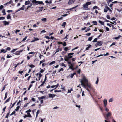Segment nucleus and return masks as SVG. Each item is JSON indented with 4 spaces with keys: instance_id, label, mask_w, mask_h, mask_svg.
<instances>
[{
    "instance_id": "nucleus-1",
    "label": "nucleus",
    "mask_w": 122,
    "mask_h": 122,
    "mask_svg": "<svg viewBox=\"0 0 122 122\" xmlns=\"http://www.w3.org/2000/svg\"><path fill=\"white\" fill-rule=\"evenodd\" d=\"M80 82L81 83V85H82L83 87L86 89L89 92L90 90L88 89L89 88L90 90H92L93 87L91 84L88 83V81L85 76H84L82 79L80 80Z\"/></svg>"
},
{
    "instance_id": "nucleus-2",
    "label": "nucleus",
    "mask_w": 122,
    "mask_h": 122,
    "mask_svg": "<svg viewBox=\"0 0 122 122\" xmlns=\"http://www.w3.org/2000/svg\"><path fill=\"white\" fill-rule=\"evenodd\" d=\"M90 2H86L85 4L83 5V9L84 10H86L88 9V5L91 4Z\"/></svg>"
},
{
    "instance_id": "nucleus-3",
    "label": "nucleus",
    "mask_w": 122,
    "mask_h": 122,
    "mask_svg": "<svg viewBox=\"0 0 122 122\" xmlns=\"http://www.w3.org/2000/svg\"><path fill=\"white\" fill-rule=\"evenodd\" d=\"M32 2L33 3H35V4L36 5H37L38 4H43V5H44V4L43 3V2L42 1H37L35 0H33L32 1Z\"/></svg>"
},
{
    "instance_id": "nucleus-4",
    "label": "nucleus",
    "mask_w": 122,
    "mask_h": 122,
    "mask_svg": "<svg viewBox=\"0 0 122 122\" xmlns=\"http://www.w3.org/2000/svg\"><path fill=\"white\" fill-rule=\"evenodd\" d=\"M111 115V112H109L107 114H106V116L107 118H105V119H108V117H109Z\"/></svg>"
},
{
    "instance_id": "nucleus-5",
    "label": "nucleus",
    "mask_w": 122,
    "mask_h": 122,
    "mask_svg": "<svg viewBox=\"0 0 122 122\" xmlns=\"http://www.w3.org/2000/svg\"><path fill=\"white\" fill-rule=\"evenodd\" d=\"M103 102L104 104V106L106 107V106H107V102L106 99H104L103 100Z\"/></svg>"
},
{
    "instance_id": "nucleus-6",
    "label": "nucleus",
    "mask_w": 122,
    "mask_h": 122,
    "mask_svg": "<svg viewBox=\"0 0 122 122\" xmlns=\"http://www.w3.org/2000/svg\"><path fill=\"white\" fill-rule=\"evenodd\" d=\"M97 46L98 45L101 46L103 44V42L102 41H98L97 42Z\"/></svg>"
},
{
    "instance_id": "nucleus-7",
    "label": "nucleus",
    "mask_w": 122,
    "mask_h": 122,
    "mask_svg": "<svg viewBox=\"0 0 122 122\" xmlns=\"http://www.w3.org/2000/svg\"><path fill=\"white\" fill-rule=\"evenodd\" d=\"M74 0H69L68 4L69 5H70L72 4L74 2Z\"/></svg>"
},
{
    "instance_id": "nucleus-8",
    "label": "nucleus",
    "mask_w": 122,
    "mask_h": 122,
    "mask_svg": "<svg viewBox=\"0 0 122 122\" xmlns=\"http://www.w3.org/2000/svg\"><path fill=\"white\" fill-rule=\"evenodd\" d=\"M4 23V25H8L9 24V22H7L6 21H3Z\"/></svg>"
},
{
    "instance_id": "nucleus-9",
    "label": "nucleus",
    "mask_w": 122,
    "mask_h": 122,
    "mask_svg": "<svg viewBox=\"0 0 122 122\" xmlns=\"http://www.w3.org/2000/svg\"><path fill=\"white\" fill-rule=\"evenodd\" d=\"M69 68L71 69H72V70H74V69L73 68V66L72 64H71V65H69Z\"/></svg>"
},
{
    "instance_id": "nucleus-10",
    "label": "nucleus",
    "mask_w": 122,
    "mask_h": 122,
    "mask_svg": "<svg viewBox=\"0 0 122 122\" xmlns=\"http://www.w3.org/2000/svg\"><path fill=\"white\" fill-rule=\"evenodd\" d=\"M46 97V96H42L41 97H38V99L39 100H40L41 99H44Z\"/></svg>"
},
{
    "instance_id": "nucleus-11",
    "label": "nucleus",
    "mask_w": 122,
    "mask_h": 122,
    "mask_svg": "<svg viewBox=\"0 0 122 122\" xmlns=\"http://www.w3.org/2000/svg\"><path fill=\"white\" fill-rule=\"evenodd\" d=\"M107 6H106L105 7V8L104 9V12H106L108 10V9L107 8Z\"/></svg>"
},
{
    "instance_id": "nucleus-12",
    "label": "nucleus",
    "mask_w": 122,
    "mask_h": 122,
    "mask_svg": "<svg viewBox=\"0 0 122 122\" xmlns=\"http://www.w3.org/2000/svg\"><path fill=\"white\" fill-rule=\"evenodd\" d=\"M92 46V45L89 44L88 45V47L86 48L85 49V50L86 51L88 50H89V49Z\"/></svg>"
},
{
    "instance_id": "nucleus-13",
    "label": "nucleus",
    "mask_w": 122,
    "mask_h": 122,
    "mask_svg": "<svg viewBox=\"0 0 122 122\" xmlns=\"http://www.w3.org/2000/svg\"><path fill=\"white\" fill-rule=\"evenodd\" d=\"M2 12L3 13V15H5L6 14V13H5V9H3V10L2 11Z\"/></svg>"
},
{
    "instance_id": "nucleus-14",
    "label": "nucleus",
    "mask_w": 122,
    "mask_h": 122,
    "mask_svg": "<svg viewBox=\"0 0 122 122\" xmlns=\"http://www.w3.org/2000/svg\"><path fill=\"white\" fill-rule=\"evenodd\" d=\"M24 9V8L23 7H22L21 8H20L18 9V10L16 11V12H18L20 11L23 10Z\"/></svg>"
},
{
    "instance_id": "nucleus-15",
    "label": "nucleus",
    "mask_w": 122,
    "mask_h": 122,
    "mask_svg": "<svg viewBox=\"0 0 122 122\" xmlns=\"http://www.w3.org/2000/svg\"><path fill=\"white\" fill-rule=\"evenodd\" d=\"M30 1L29 0H28L25 2V5H27L30 4Z\"/></svg>"
},
{
    "instance_id": "nucleus-16",
    "label": "nucleus",
    "mask_w": 122,
    "mask_h": 122,
    "mask_svg": "<svg viewBox=\"0 0 122 122\" xmlns=\"http://www.w3.org/2000/svg\"><path fill=\"white\" fill-rule=\"evenodd\" d=\"M57 87H58V86H57V85H53L52 86H51V87L52 88H55V89Z\"/></svg>"
},
{
    "instance_id": "nucleus-17",
    "label": "nucleus",
    "mask_w": 122,
    "mask_h": 122,
    "mask_svg": "<svg viewBox=\"0 0 122 122\" xmlns=\"http://www.w3.org/2000/svg\"><path fill=\"white\" fill-rule=\"evenodd\" d=\"M6 52H7L6 51H5V50L4 49H2L1 51L0 52V53H2V52L5 53Z\"/></svg>"
},
{
    "instance_id": "nucleus-18",
    "label": "nucleus",
    "mask_w": 122,
    "mask_h": 122,
    "mask_svg": "<svg viewBox=\"0 0 122 122\" xmlns=\"http://www.w3.org/2000/svg\"><path fill=\"white\" fill-rule=\"evenodd\" d=\"M49 97L50 98H53V94H49Z\"/></svg>"
},
{
    "instance_id": "nucleus-19",
    "label": "nucleus",
    "mask_w": 122,
    "mask_h": 122,
    "mask_svg": "<svg viewBox=\"0 0 122 122\" xmlns=\"http://www.w3.org/2000/svg\"><path fill=\"white\" fill-rule=\"evenodd\" d=\"M40 112V111L39 110H38L36 112V117L37 118L38 116V114Z\"/></svg>"
},
{
    "instance_id": "nucleus-20",
    "label": "nucleus",
    "mask_w": 122,
    "mask_h": 122,
    "mask_svg": "<svg viewBox=\"0 0 122 122\" xmlns=\"http://www.w3.org/2000/svg\"><path fill=\"white\" fill-rule=\"evenodd\" d=\"M121 37V36L119 35L118 36L115 37L114 39L116 40H117L119 39Z\"/></svg>"
},
{
    "instance_id": "nucleus-21",
    "label": "nucleus",
    "mask_w": 122,
    "mask_h": 122,
    "mask_svg": "<svg viewBox=\"0 0 122 122\" xmlns=\"http://www.w3.org/2000/svg\"><path fill=\"white\" fill-rule=\"evenodd\" d=\"M93 36H92L89 37L88 38V41H91L92 39V37Z\"/></svg>"
},
{
    "instance_id": "nucleus-22",
    "label": "nucleus",
    "mask_w": 122,
    "mask_h": 122,
    "mask_svg": "<svg viewBox=\"0 0 122 122\" xmlns=\"http://www.w3.org/2000/svg\"><path fill=\"white\" fill-rule=\"evenodd\" d=\"M66 24V22H64L61 25L62 26H63L64 27H65Z\"/></svg>"
},
{
    "instance_id": "nucleus-23",
    "label": "nucleus",
    "mask_w": 122,
    "mask_h": 122,
    "mask_svg": "<svg viewBox=\"0 0 122 122\" xmlns=\"http://www.w3.org/2000/svg\"><path fill=\"white\" fill-rule=\"evenodd\" d=\"M10 18H11V17L10 16V14H8L7 17V19H10Z\"/></svg>"
},
{
    "instance_id": "nucleus-24",
    "label": "nucleus",
    "mask_w": 122,
    "mask_h": 122,
    "mask_svg": "<svg viewBox=\"0 0 122 122\" xmlns=\"http://www.w3.org/2000/svg\"><path fill=\"white\" fill-rule=\"evenodd\" d=\"M47 19L46 18H42L41 19V20L45 22L46 20Z\"/></svg>"
},
{
    "instance_id": "nucleus-25",
    "label": "nucleus",
    "mask_w": 122,
    "mask_h": 122,
    "mask_svg": "<svg viewBox=\"0 0 122 122\" xmlns=\"http://www.w3.org/2000/svg\"><path fill=\"white\" fill-rule=\"evenodd\" d=\"M20 107L19 106H18L16 107V108L15 109V110L16 111H18L19 110V108H20Z\"/></svg>"
},
{
    "instance_id": "nucleus-26",
    "label": "nucleus",
    "mask_w": 122,
    "mask_h": 122,
    "mask_svg": "<svg viewBox=\"0 0 122 122\" xmlns=\"http://www.w3.org/2000/svg\"><path fill=\"white\" fill-rule=\"evenodd\" d=\"M64 50L66 52L68 50V48L67 47H65L64 48Z\"/></svg>"
},
{
    "instance_id": "nucleus-27",
    "label": "nucleus",
    "mask_w": 122,
    "mask_h": 122,
    "mask_svg": "<svg viewBox=\"0 0 122 122\" xmlns=\"http://www.w3.org/2000/svg\"><path fill=\"white\" fill-rule=\"evenodd\" d=\"M29 66L31 68H34L35 67V66L33 64L30 65H29Z\"/></svg>"
},
{
    "instance_id": "nucleus-28",
    "label": "nucleus",
    "mask_w": 122,
    "mask_h": 122,
    "mask_svg": "<svg viewBox=\"0 0 122 122\" xmlns=\"http://www.w3.org/2000/svg\"><path fill=\"white\" fill-rule=\"evenodd\" d=\"M10 97H9V98H8L7 100H6V101H5V103H6L7 102H8L10 100Z\"/></svg>"
},
{
    "instance_id": "nucleus-29",
    "label": "nucleus",
    "mask_w": 122,
    "mask_h": 122,
    "mask_svg": "<svg viewBox=\"0 0 122 122\" xmlns=\"http://www.w3.org/2000/svg\"><path fill=\"white\" fill-rule=\"evenodd\" d=\"M113 101V99L112 98H111L109 100V102H112Z\"/></svg>"
},
{
    "instance_id": "nucleus-30",
    "label": "nucleus",
    "mask_w": 122,
    "mask_h": 122,
    "mask_svg": "<svg viewBox=\"0 0 122 122\" xmlns=\"http://www.w3.org/2000/svg\"><path fill=\"white\" fill-rule=\"evenodd\" d=\"M97 38H95L94 39V40H93V41L92 42H97Z\"/></svg>"
},
{
    "instance_id": "nucleus-31",
    "label": "nucleus",
    "mask_w": 122,
    "mask_h": 122,
    "mask_svg": "<svg viewBox=\"0 0 122 122\" xmlns=\"http://www.w3.org/2000/svg\"><path fill=\"white\" fill-rule=\"evenodd\" d=\"M39 80L40 79V77L42 76V75L41 73H39Z\"/></svg>"
},
{
    "instance_id": "nucleus-32",
    "label": "nucleus",
    "mask_w": 122,
    "mask_h": 122,
    "mask_svg": "<svg viewBox=\"0 0 122 122\" xmlns=\"http://www.w3.org/2000/svg\"><path fill=\"white\" fill-rule=\"evenodd\" d=\"M92 23L94 24V25H96L97 24V22L96 21H93L92 22Z\"/></svg>"
},
{
    "instance_id": "nucleus-33",
    "label": "nucleus",
    "mask_w": 122,
    "mask_h": 122,
    "mask_svg": "<svg viewBox=\"0 0 122 122\" xmlns=\"http://www.w3.org/2000/svg\"><path fill=\"white\" fill-rule=\"evenodd\" d=\"M17 49H13L11 51V52L12 53L14 52L15 51H16Z\"/></svg>"
},
{
    "instance_id": "nucleus-34",
    "label": "nucleus",
    "mask_w": 122,
    "mask_h": 122,
    "mask_svg": "<svg viewBox=\"0 0 122 122\" xmlns=\"http://www.w3.org/2000/svg\"><path fill=\"white\" fill-rule=\"evenodd\" d=\"M14 54L16 55H19L20 54L19 52L18 51H17Z\"/></svg>"
},
{
    "instance_id": "nucleus-35",
    "label": "nucleus",
    "mask_w": 122,
    "mask_h": 122,
    "mask_svg": "<svg viewBox=\"0 0 122 122\" xmlns=\"http://www.w3.org/2000/svg\"><path fill=\"white\" fill-rule=\"evenodd\" d=\"M99 22L100 24H101L102 25H104V22L102 21H101L99 20Z\"/></svg>"
},
{
    "instance_id": "nucleus-36",
    "label": "nucleus",
    "mask_w": 122,
    "mask_h": 122,
    "mask_svg": "<svg viewBox=\"0 0 122 122\" xmlns=\"http://www.w3.org/2000/svg\"><path fill=\"white\" fill-rule=\"evenodd\" d=\"M24 71H19L18 73L20 74H21V75L22 74V73Z\"/></svg>"
},
{
    "instance_id": "nucleus-37",
    "label": "nucleus",
    "mask_w": 122,
    "mask_h": 122,
    "mask_svg": "<svg viewBox=\"0 0 122 122\" xmlns=\"http://www.w3.org/2000/svg\"><path fill=\"white\" fill-rule=\"evenodd\" d=\"M68 56L67 57V58L68 59V60H69L70 58H72L73 57V56Z\"/></svg>"
},
{
    "instance_id": "nucleus-38",
    "label": "nucleus",
    "mask_w": 122,
    "mask_h": 122,
    "mask_svg": "<svg viewBox=\"0 0 122 122\" xmlns=\"http://www.w3.org/2000/svg\"><path fill=\"white\" fill-rule=\"evenodd\" d=\"M16 113V112L15 111H13L10 115V116H12L13 114H14Z\"/></svg>"
},
{
    "instance_id": "nucleus-39",
    "label": "nucleus",
    "mask_w": 122,
    "mask_h": 122,
    "mask_svg": "<svg viewBox=\"0 0 122 122\" xmlns=\"http://www.w3.org/2000/svg\"><path fill=\"white\" fill-rule=\"evenodd\" d=\"M73 91L72 88H71V90H68V93H71V91Z\"/></svg>"
},
{
    "instance_id": "nucleus-40",
    "label": "nucleus",
    "mask_w": 122,
    "mask_h": 122,
    "mask_svg": "<svg viewBox=\"0 0 122 122\" xmlns=\"http://www.w3.org/2000/svg\"><path fill=\"white\" fill-rule=\"evenodd\" d=\"M7 92H6L5 95V96L4 98V100H5L7 96Z\"/></svg>"
},
{
    "instance_id": "nucleus-41",
    "label": "nucleus",
    "mask_w": 122,
    "mask_h": 122,
    "mask_svg": "<svg viewBox=\"0 0 122 122\" xmlns=\"http://www.w3.org/2000/svg\"><path fill=\"white\" fill-rule=\"evenodd\" d=\"M98 81H99L98 78H97V80L96 82V84H97L98 83Z\"/></svg>"
},
{
    "instance_id": "nucleus-42",
    "label": "nucleus",
    "mask_w": 122,
    "mask_h": 122,
    "mask_svg": "<svg viewBox=\"0 0 122 122\" xmlns=\"http://www.w3.org/2000/svg\"><path fill=\"white\" fill-rule=\"evenodd\" d=\"M27 115H28L29 117H31V115L29 113L27 112Z\"/></svg>"
},
{
    "instance_id": "nucleus-43",
    "label": "nucleus",
    "mask_w": 122,
    "mask_h": 122,
    "mask_svg": "<svg viewBox=\"0 0 122 122\" xmlns=\"http://www.w3.org/2000/svg\"><path fill=\"white\" fill-rule=\"evenodd\" d=\"M5 19V18L4 17H0V20H4Z\"/></svg>"
},
{
    "instance_id": "nucleus-44",
    "label": "nucleus",
    "mask_w": 122,
    "mask_h": 122,
    "mask_svg": "<svg viewBox=\"0 0 122 122\" xmlns=\"http://www.w3.org/2000/svg\"><path fill=\"white\" fill-rule=\"evenodd\" d=\"M55 63V61H52V62L50 63V65H52L53 64H54Z\"/></svg>"
},
{
    "instance_id": "nucleus-45",
    "label": "nucleus",
    "mask_w": 122,
    "mask_h": 122,
    "mask_svg": "<svg viewBox=\"0 0 122 122\" xmlns=\"http://www.w3.org/2000/svg\"><path fill=\"white\" fill-rule=\"evenodd\" d=\"M59 51V48H58L57 49L56 51L55 54H56V53L58 52Z\"/></svg>"
},
{
    "instance_id": "nucleus-46",
    "label": "nucleus",
    "mask_w": 122,
    "mask_h": 122,
    "mask_svg": "<svg viewBox=\"0 0 122 122\" xmlns=\"http://www.w3.org/2000/svg\"><path fill=\"white\" fill-rule=\"evenodd\" d=\"M76 7H73V8H71L70 9H67V10H72V9H74V8H75Z\"/></svg>"
},
{
    "instance_id": "nucleus-47",
    "label": "nucleus",
    "mask_w": 122,
    "mask_h": 122,
    "mask_svg": "<svg viewBox=\"0 0 122 122\" xmlns=\"http://www.w3.org/2000/svg\"><path fill=\"white\" fill-rule=\"evenodd\" d=\"M27 36L25 37L23 39V40L22 41H23L25 40L27 38Z\"/></svg>"
},
{
    "instance_id": "nucleus-48",
    "label": "nucleus",
    "mask_w": 122,
    "mask_h": 122,
    "mask_svg": "<svg viewBox=\"0 0 122 122\" xmlns=\"http://www.w3.org/2000/svg\"><path fill=\"white\" fill-rule=\"evenodd\" d=\"M6 85H5L3 87V89L1 91V92H2L3 90H4L5 88Z\"/></svg>"
},
{
    "instance_id": "nucleus-49",
    "label": "nucleus",
    "mask_w": 122,
    "mask_h": 122,
    "mask_svg": "<svg viewBox=\"0 0 122 122\" xmlns=\"http://www.w3.org/2000/svg\"><path fill=\"white\" fill-rule=\"evenodd\" d=\"M91 34V33H88L86 34V35L87 36H90V35Z\"/></svg>"
},
{
    "instance_id": "nucleus-50",
    "label": "nucleus",
    "mask_w": 122,
    "mask_h": 122,
    "mask_svg": "<svg viewBox=\"0 0 122 122\" xmlns=\"http://www.w3.org/2000/svg\"><path fill=\"white\" fill-rule=\"evenodd\" d=\"M45 61L43 60L41 61H40V63L39 65H40L43 62Z\"/></svg>"
},
{
    "instance_id": "nucleus-51",
    "label": "nucleus",
    "mask_w": 122,
    "mask_h": 122,
    "mask_svg": "<svg viewBox=\"0 0 122 122\" xmlns=\"http://www.w3.org/2000/svg\"><path fill=\"white\" fill-rule=\"evenodd\" d=\"M107 7L108 9V10H109V11H110V12L111 13L112 12V11L110 9V8L108 7Z\"/></svg>"
},
{
    "instance_id": "nucleus-52",
    "label": "nucleus",
    "mask_w": 122,
    "mask_h": 122,
    "mask_svg": "<svg viewBox=\"0 0 122 122\" xmlns=\"http://www.w3.org/2000/svg\"><path fill=\"white\" fill-rule=\"evenodd\" d=\"M16 102V101L13 104L12 106L11 107V108H12L15 105V104Z\"/></svg>"
},
{
    "instance_id": "nucleus-53",
    "label": "nucleus",
    "mask_w": 122,
    "mask_h": 122,
    "mask_svg": "<svg viewBox=\"0 0 122 122\" xmlns=\"http://www.w3.org/2000/svg\"><path fill=\"white\" fill-rule=\"evenodd\" d=\"M31 111V110L30 109H29L27 111H26V112L29 113V112H30Z\"/></svg>"
},
{
    "instance_id": "nucleus-54",
    "label": "nucleus",
    "mask_w": 122,
    "mask_h": 122,
    "mask_svg": "<svg viewBox=\"0 0 122 122\" xmlns=\"http://www.w3.org/2000/svg\"><path fill=\"white\" fill-rule=\"evenodd\" d=\"M46 32V31L44 30H43L41 31V33H45Z\"/></svg>"
},
{
    "instance_id": "nucleus-55",
    "label": "nucleus",
    "mask_w": 122,
    "mask_h": 122,
    "mask_svg": "<svg viewBox=\"0 0 122 122\" xmlns=\"http://www.w3.org/2000/svg\"><path fill=\"white\" fill-rule=\"evenodd\" d=\"M11 49L9 47H7L6 48V50L10 51Z\"/></svg>"
},
{
    "instance_id": "nucleus-56",
    "label": "nucleus",
    "mask_w": 122,
    "mask_h": 122,
    "mask_svg": "<svg viewBox=\"0 0 122 122\" xmlns=\"http://www.w3.org/2000/svg\"><path fill=\"white\" fill-rule=\"evenodd\" d=\"M12 10H9L7 11V12L8 13H10L12 12Z\"/></svg>"
},
{
    "instance_id": "nucleus-57",
    "label": "nucleus",
    "mask_w": 122,
    "mask_h": 122,
    "mask_svg": "<svg viewBox=\"0 0 122 122\" xmlns=\"http://www.w3.org/2000/svg\"><path fill=\"white\" fill-rule=\"evenodd\" d=\"M63 68H61V69H59V72H60L61 71H63Z\"/></svg>"
},
{
    "instance_id": "nucleus-58",
    "label": "nucleus",
    "mask_w": 122,
    "mask_h": 122,
    "mask_svg": "<svg viewBox=\"0 0 122 122\" xmlns=\"http://www.w3.org/2000/svg\"><path fill=\"white\" fill-rule=\"evenodd\" d=\"M107 25L109 26L110 27H111L112 25L111 24H109L108 23H107Z\"/></svg>"
},
{
    "instance_id": "nucleus-59",
    "label": "nucleus",
    "mask_w": 122,
    "mask_h": 122,
    "mask_svg": "<svg viewBox=\"0 0 122 122\" xmlns=\"http://www.w3.org/2000/svg\"><path fill=\"white\" fill-rule=\"evenodd\" d=\"M106 29L107 31H109V28L107 27L106 28Z\"/></svg>"
},
{
    "instance_id": "nucleus-60",
    "label": "nucleus",
    "mask_w": 122,
    "mask_h": 122,
    "mask_svg": "<svg viewBox=\"0 0 122 122\" xmlns=\"http://www.w3.org/2000/svg\"><path fill=\"white\" fill-rule=\"evenodd\" d=\"M110 22V23H111V24H114V23L115 24L116 23V21H114L113 22Z\"/></svg>"
},
{
    "instance_id": "nucleus-61",
    "label": "nucleus",
    "mask_w": 122,
    "mask_h": 122,
    "mask_svg": "<svg viewBox=\"0 0 122 122\" xmlns=\"http://www.w3.org/2000/svg\"><path fill=\"white\" fill-rule=\"evenodd\" d=\"M63 45L64 46H65L66 45V42H64L63 44Z\"/></svg>"
},
{
    "instance_id": "nucleus-62",
    "label": "nucleus",
    "mask_w": 122,
    "mask_h": 122,
    "mask_svg": "<svg viewBox=\"0 0 122 122\" xmlns=\"http://www.w3.org/2000/svg\"><path fill=\"white\" fill-rule=\"evenodd\" d=\"M24 118H25L26 117H29L28 115H25L24 117Z\"/></svg>"
},
{
    "instance_id": "nucleus-63",
    "label": "nucleus",
    "mask_w": 122,
    "mask_h": 122,
    "mask_svg": "<svg viewBox=\"0 0 122 122\" xmlns=\"http://www.w3.org/2000/svg\"><path fill=\"white\" fill-rule=\"evenodd\" d=\"M34 40H35V41H37L38 40H39V39L37 38L34 37Z\"/></svg>"
},
{
    "instance_id": "nucleus-64",
    "label": "nucleus",
    "mask_w": 122,
    "mask_h": 122,
    "mask_svg": "<svg viewBox=\"0 0 122 122\" xmlns=\"http://www.w3.org/2000/svg\"><path fill=\"white\" fill-rule=\"evenodd\" d=\"M3 7V5H1L0 7V10L2 9Z\"/></svg>"
}]
</instances>
